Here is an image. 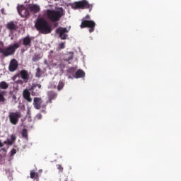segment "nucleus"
Here are the masks:
<instances>
[{"instance_id": "nucleus-7", "label": "nucleus", "mask_w": 181, "mask_h": 181, "mask_svg": "<svg viewBox=\"0 0 181 181\" xmlns=\"http://www.w3.org/2000/svg\"><path fill=\"white\" fill-rule=\"evenodd\" d=\"M43 103V100H42L41 98L39 97H35L33 99V106L34 108L36 110H40L42 109H45L46 106H47V104H42Z\"/></svg>"}, {"instance_id": "nucleus-11", "label": "nucleus", "mask_w": 181, "mask_h": 181, "mask_svg": "<svg viewBox=\"0 0 181 181\" xmlns=\"http://www.w3.org/2000/svg\"><path fill=\"white\" fill-rule=\"evenodd\" d=\"M41 87V84L33 83L32 87L30 88V91L32 90V95L35 96L39 94Z\"/></svg>"}, {"instance_id": "nucleus-17", "label": "nucleus", "mask_w": 181, "mask_h": 181, "mask_svg": "<svg viewBox=\"0 0 181 181\" xmlns=\"http://www.w3.org/2000/svg\"><path fill=\"white\" fill-rule=\"evenodd\" d=\"M32 39L30 37L26 36L23 38L24 47H31Z\"/></svg>"}, {"instance_id": "nucleus-3", "label": "nucleus", "mask_w": 181, "mask_h": 181, "mask_svg": "<svg viewBox=\"0 0 181 181\" xmlns=\"http://www.w3.org/2000/svg\"><path fill=\"white\" fill-rule=\"evenodd\" d=\"M20 47L18 42L10 45L6 48L0 47V54H3L4 57H8L10 56L14 55L16 50L18 49Z\"/></svg>"}, {"instance_id": "nucleus-31", "label": "nucleus", "mask_w": 181, "mask_h": 181, "mask_svg": "<svg viewBox=\"0 0 181 181\" xmlns=\"http://www.w3.org/2000/svg\"><path fill=\"white\" fill-rule=\"evenodd\" d=\"M36 118L37 120H40L42 119V115L41 114L37 115Z\"/></svg>"}, {"instance_id": "nucleus-5", "label": "nucleus", "mask_w": 181, "mask_h": 181, "mask_svg": "<svg viewBox=\"0 0 181 181\" xmlns=\"http://www.w3.org/2000/svg\"><path fill=\"white\" fill-rule=\"evenodd\" d=\"M95 23L93 21H90V20H83L82 23L80 25V28L81 29L84 28H89L88 31L89 33H93L95 31Z\"/></svg>"}, {"instance_id": "nucleus-15", "label": "nucleus", "mask_w": 181, "mask_h": 181, "mask_svg": "<svg viewBox=\"0 0 181 181\" xmlns=\"http://www.w3.org/2000/svg\"><path fill=\"white\" fill-rule=\"evenodd\" d=\"M47 97H49V100L47 101V103H52V100H55L57 97V93L52 90L47 92Z\"/></svg>"}, {"instance_id": "nucleus-30", "label": "nucleus", "mask_w": 181, "mask_h": 181, "mask_svg": "<svg viewBox=\"0 0 181 181\" xmlns=\"http://www.w3.org/2000/svg\"><path fill=\"white\" fill-rule=\"evenodd\" d=\"M10 139H11L12 141H15L16 139V137L14 134H12L11 136H10Z\"/></svg>"}, {"instance_id": "nucleus-19", "label": "nucleus", "mask_w": 181, "mask_h": 181, "mask_svg": "<svg viewBox=\"0 0 181 181\" xmlns=\"http://www.w3.org/2000/svg\"><path fill=\"white\" fill-rule=\"evenodd\" d=\"M9 88V85L6 81L0 82V88L1 90H6Z\"/></svg>"}, {"instance_id": "nucleus-14", "label": "nucleus", "mask_w": 181, "mask_h": 181, "mask_svg": "<svg viewBox=\"0 0 181 181\" xmlns=\"http://www.w3.org/2000/svg\"><path fill=\"white\" fill-rule=\"evenodd\" d=\"M20 75H21V77L22 80H23V81L25 83H28V81L30 78L28 71L27 70H25V69L21 70L20 71Z\"/></svg>"}, {"instance_id": "nucleus-12", "label": "nucleus", "mask_w": 181, "mask_h": 181, "mask_svg": "<svg viewBox=\"0 0 181 181\" xmlns=\"http://www.w3.org/2000/svg\"><path fill=\"white\" fill-rule=\"evenodd\" d=\"M18 61L16 60V59H11L9 62V66H8V70L9 71L14 72L16 70L18 69Z\"/></svg>"}, {"instance_id": "nucleus-4", "label": "nucleus", "mask_w": 181, "mask_h": 181, "mask_svg": "<svg viewBox=\"0 0 181 181\" xmlns=\"http://www.w3.org/2000/svg\"><path fill=\"white\" fill-rule=\"evenodd\" d=\"M72 8L75 9H89L91 11L93 6L86 0H82L72 4Z\"/></svg>"}, {"instance_id": "nucleus-18", "label": "nucleus", "mask_w": 181, "mask_h": 181, "mask_svg": "<svg viewBox=\"0 0 181 181\" xmlns=\"http://www.w3.org/2000/svg\"><path fill=\"white\" fill-rule=\"evenodd\" d=\"M86 76V73L82 69H78L75 74L76 78H83Z\"/></svg>"}, {"instance_id": "nucleus-10", "label": "nucleus", "mask_w": 181, "mask_h": 181, "mask_svg": "<svg viewBox=\"0 0 181 181\" xmlns=\"http://www.w3.org/2000/svg\"><path fill=\"white\" fill-rule=\"evenodd\" d=\"M6 28H7L10 33H13L18 29V26L13 21H10L6 24Z\"/></svg>"}, {"instance_id": "nucleus-33", "label": "nucleus", "mask_w": 181, "mask_h": 181, "mask_svg": "<svg viewBox=\"0 0 181 181\" xmlns=\"http://www.w3.org/2000/svg\"><path fill=\"white\" fill-rule=\"evenodd\" d=\"M2 147H4V144L0 140V148H2Z\"/></svg>"}, {"instance_id": "nucleus-24", "label": "nucleus", "mask_w": 181, "mask_h": 181, "mask_svg": "<svg viewBox=\"0 0 181 181\" xmlns=\"http://www.w3.org/2000/svg\"><path fill=\"white\" fill-rule=\"evenodd\" d=\"M36 78H40L41 77V69L40 68H37L36 69Z\"/></svg>"}, {"instance_id": "nucleus-34", "label": "nucleus", "mask_w": 181, "mask_h": 181, "mask_svg": "<svg viewBox=\"0 0 181 181\" xmlns=\"http://www.w3.org/2000/svg\"><path fill=\"white\" fill-rule=\"evenodd\" d=\"M85 19H90V16L87 15L86 16H85Z\"/></svg>"}, {"instance_id": "nucleus-9", "label": "nucleus", "mask_w": 181, "mask_h": 181, "mask_svg": "<svg viewBox=\"0 0 181 181\" xmlns=\"http://www.w3.org/2000/svg\"><path fill=\"white\" fill-rule=\"evenodd\" d=\"M56 33L59 34V38L62 40H66V37L69 36L66 33H69V30L66 28L59 27L55 30Z\"/></svg>"}, {"instance_id": "nucleus-6", "label": "nucleus", "mask_w": 181, "mask_h": 181, "mask_svg": "<svg viewBox=\"0 0 181 181\" xmlns=\"http://www.w3.org/2000/svg\"><path fill=\"white\" fill-rule=\"evenodd\" d=\"M21 117H22V115L19 111L16 112H10L8 115L9 122L13 125L17 124Z\"/></svg>"}, {"instance_id": "nucleus-37", "label": "nucleus", "mask_w": 181, "mask_h": 181, "mask_svg": "<svg viewBox=\"0 0 181 181\" xmlns=\"http://www.w3.org/2000/svg\"><path fill=\"white\" fill-rule=\"evenodd\" d=\"M4 45V42L0 40V45Z\"/></svg>"}, {"instance_id": "nucleus-29", "label": "nucleus", "mask_w": 181, "mask_h": 181, "mask_svg": "<svg viewBox=\"0 0 181 181\" xmlns=\"http://www.w3.org/2000/svg\"><path fill=\"white\" fill-rule=\"evenodd\" d=\"M17 85L23 86V81L22 79L17 80L16 81Z\"/></svg>"}, {"instance_id": "nucleus-35", "label": "nucleus", "mask_w": 181, "mask_h": 181, "mask_svg": "<svg viewBox=\"0 0 181 181\" xmlns=\"http://www.w3.org/2000/svg\"><path fill=\"white\" fill-rule=\"evenodd\" d=\"M17 77H18V75L14 76L13 77V80L15 81V79H16Z\"/></svg>"}, {"instance_id": "nucleus-28", "label": "nucleus", "mask_w": 181, "mask_h": 181, "mask_svg": "<svg viewBox=\"0 0 181 181\" xmlns=\"http://www.w3.org/2000/svg\"><path fill=\"white\" fill-rule=\"evenodd\" d=\"M57 169L59 170V173H63V167L61 164L57 165Z\"/></svg>"}, {"instance_id": "nucleus-36", "label": "nucleus", "mask_w": 181, "mask_h": 181, "mask_svg": "<svg viewBox=\"0 0 181 181\" xmlns=\"http://www.w3.org/2000/svg\"><path fill=\"white\" fill-rule=\"evenodd\" d=\"M54 26L56 28L58 26V23H54Z\"/></svg>"}, {"instance_id": "nucleus-23", "label": "nucleus", "mask_w": 181, "mask_h": 181, "mask_svg": "<svg viewBox=\"0 0 181 181\" xmlns=\"http://www.w3.org/2000/svg\"><path fill=\"white\" fill-rule=\"evenodd\" d=\"M64 86H65L64 82L59 81V84H58V86H57V90H58V91L62 90V88H64Z\"/></svg>"}, {"instance_id": "nucleus-1", "label": "nucleus", "mask_w": 181, "mask_h": 181, "mask_svg": "<svg viewBox=\"0 0 181 181\" xmlns=\"http://www.w3.org/2000/svg\"><path fill=\"white\" fill-rule=\"evenodd\" d=\"M35 28L43 35H47L52 33V27H50L47 21L43 18H40L36 20V23H35Z\"/></svg>"}, {"instance_id": "nucleus-32", "label": "nucleus", "mask_w": 181, "mask_h": 181, "mask_svg": "<svg viewBox=\"0 0 181 181\" xmlns=\"http://www.w3.org/2000/svg\"><path fill=\"white\" fill-rule=\"evenodd\" d=\"M11 153V156H13L16 153V149H12Z\"/></svg>"}, {"instance_id": "nucleus-26", "label": "nucleus", "mask_w": 181, "mask_h": 181, "mask_svg": "<svg viewBox=\"0 0 181 181\" xmlns=\"http://www.w3.org/2000/svg\"><path fill=\"white\" fill-rule=\"evenodd\" d=\"M74 59V52H71L69 53V56L68 57V58L66 59V61H71Z\"/></svg>"}, {"instance_id": "nucleus-2", "label": "nucleus", "mask_w": 181, "mask_h": 181, "mask_svg": "<svg viewBox=\"0 0 181 181\" xmlns=\"http://www.w3.org/2000/svg\"><path fill=\"white\" fill-rule=\"evenodd\" d=\"M47 19L52 23H56L60 21L63 15H64L62 8L59 10L47 9L46 11Z\"/></svg>"}, {"instance_id": "nucleus-21", "label": "nucleus", "mask_w": 181, "mask_h": 181, "mask_svg": "<svg viewBox=\"0 0 181 181\" xmlns=\"http://www.w3.org/2000/svg\"><path fill=\"white\" fill-rule=\"evenodd\" d=\"M6 92L3 90L0 93V103H4L6 100L4 95H6Z\"/></svg>"}, {"instance_id": "nucleus-16", "label": "nucleus", "mask_w": 181, "mask_h": 181, "mask_svg": "<svg viewBox=\"0 0 181 181\" xmlns=\"http://www.w3.org/2000/svg\"><path fill=\"white\" fill-rule=\"evenodd\" d=\"M23 98L26 101H28V103H32L33 101V99L30 96V92H29V90L28 89L23 90Z\"/></svg>"}, {"instance_id": "nucleus-13", "label": "nucleus", "mask_w": 181, "mask_h": 181, "mask_svg": "<svg viewBox=\"0 0 181 181\" xmlns=\"http://www.w3.org/2000/svg\"><path fill=\"white\" fill-rule=\"evenodd\" d=\"M28 10L30 13H33V14H35L40 11V7L39 5L37 4H30L28 6Z\"/></svg>"}, {"instance_id": "nucleus-22", "label": "nucleus", "mask_w": 181, "mask_h": 181, "mask_svg": "<svg viewBox=\"0 0 181 181\" xmlns=\"http://www.w3.org/2000/svg\"><path fill=\"white\" fill-rule=\"evenodd\" d=\"M21 136L23 138H25V139H28V134L27 129H22Z\"/></svg>"}, {"instance_id": "nucleus-8", "label": "nucleus", "mask_w": 181, "mask_h": 181, "mask_svg": "<svg viewBox=\"0 0 181 181\" xmlns=\"http://www.w3.org/2000/svg\"><path fill=\"white\" fill-rule=\"evenodd\" d=\"M17 11L22 18H27L30 15V10L25 8L23 5L18 6Z\"/></svg>"}, {"instance_id": "nucleus-27", "label": "nucleus", "mask_w": 181, "mask_h": 181, "mask_svg": "<svg viewBox=\"0 0 181 181\" xmlns=\"http://www.w3.org/2000/svg\"><path fill=\"white\" fill-rule=\"evenodd\" d=\"M40 57L39 55H34V57H33V62H35L37 61L40 60Z\"/></svg>"}, {"instance_id": "nucleus-20", "label": "nucleus", "mask_w": 181, "mask_h": 181, "mask_svg": "<svg viewBox=\"0 0 181 181\" xmlns=\"http://www.w3.org/2000/svg\"><path fill=\"white\" fill-rule=\"evenodd\" d=\"M39 177V173H35V170H31L30 173V179H37Z\"/></svg>"}, {"instance_id": "nucleus-25", "label": "nucleus", "mask_w": 181, "mask_h": 181, "mask_svg": "<svg viewBox=\"0 0 181 181\" xmlns=\"http://www.w3.org/2000/svg\"><path fill=\"white\" fill-rule=\"evenodd\" d=\"M65 49V43L62 42V43L59 44L58 49L62 50V49Z\"/></svg>"}]
</instances>
